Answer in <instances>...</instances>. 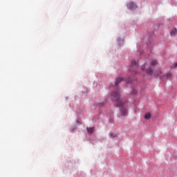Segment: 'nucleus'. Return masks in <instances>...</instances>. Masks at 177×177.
Returning a JSON list of instances; mask_svg holds the SVG:
<instances>
[{"mask_svg": "<svg viewBox=\"0 0 177 177\" xmlns=\"http://www.w3.org/2000/svg\"><path fill=\"white\" fill-rule=\"evenodd\" d=\"M124 81V78L122 77H117L115 79V89L114 92H112L111 94V97L113 99V100L116 101V106L117 107H120V114L122 115V117H127L128 115V109H127V105H125V101H123L121 99V93H120V90H118V84L120 82Z\"/></svg>", "mask_w": 177, "mask_h": 177, "instance_id": "f257e3e1", "label": "nucleus"}, {"mask_svg": "<svg viewBox=\"0 0 177 177\" xmlns=\"http://www.w3.org/2000/svg\"><path fill=\"white\" fill-rule=\"evenodd\" d=\"M146 73L149 75H151V77H153H153H160V75H161V74H162V71L160 69L153 72V70L151 69V67L147 68Z\"/></svg>", "mask_w": 177, "mask_h": 177, "instance_id": "f03ea898", "label": "nucleus"}, {"mask_svg": "<svg viewBox=\"0 0 177 177\" xmlns=\"http://www.w3.org/2000/svg\"><path fill=\"white\" fill-rule=\"evenodd\" d=\"M138 68H139V64L136 61L133 60L129 66V71L133 73V74H137Z\"/></svg>", "mask_w": 177, "mask_h": 177, "instance_id": "7ed1b4c3", "label": "nucleus"}, {"mask_svg": "<svg viewBox=\"0 0 177 177\" xmlns=\"http://www.w3.org/2000/svg\"><path fill=\"white\" fill-rule=\"evenodd\" d=\"M127 8L130 10H133V9H136V8H138V6H136V4L135 3H133V1H130L127 4Z\"/></svg>", "mask_w": 177, "mask_h": 177, "instance_id": "20e7f679", "label": "nucleus"}, {"mask_svg": "<svg viewBox=\"0 0 177 177\" xmlns=\"http://www.w3.org/2000/svg\"><path fill=\"white\" fill-rule=\"evenodd\" d=\"M95 131V127H87V131L88 133H93V131Z\"/></svg>", "mask_w": 177, "mask_h": 177, "instance_id": "39448f33", "label": "nucleus"}, {"mask_svg": "<svg viewBox=\"0 0 177 177\" xmlns=\"http://www.w3.org/2000/svg\"><path fill=\"white\" fill-rule=\"evenodd\" d=\"M145 120H150V118H151V114H150V113L145 114Z\"/></svg>", "mask_w": 177, "mask_h": 177, "instance_id": "423d86ee", "label": "nucleus"}, {"mask_svg": "<svg viewBox=\"0 0 177 177\" xmlns=\"http://www.w3.org/2000/svg\"><path fill=\"white\" fill-rule=\"evenodd\" d=\"M170 34H171V36L176 35V34H177L176 28H174V30H171Z\"/></svg>", "mask_w": 177, "mask_h": 177, "instance_id": "0eeeda50", "label": "nucleus"}, {"mask_svg": "<svg viewBox=\"0 0 177 177\" xmlns=\"http://www.w3.org/2000/svg\"><path fill=\"white\" fill-rule=\"evenodd\" d=\"M157 64H158V62L156 60H153L151 62V66H157Z\"/></svg>", "mask_w": 177, "mask_h": 177, "instance_id": "6e6552de", "label": "nucleus"}, {"mask_svg": "<svg viewBox=\"0 0 177 177\" xmlns=\"http://www.w3.org/2000/svg\"><path fill=\"white\" fill-rule=\"evenodd\" d=\"M171 77H172V73H167L166 74V78L168 80L169 78H171Z\"/></svg>", "mask_w": 177, "mask_h": 177, "instance_id": "1a4fd4ad", "label": "nucleus"}, {"mask_svg": "<svg viewBox=\"0 0 177 177\" xmlns=\"http://www.w3.org/2000/svg\"><path fill=\"white\" fill-rule=\"evenodd\" d=\"M177 67V63L174 64V66H171L170 68H176Z\"/></svg>", "mask_w": 177, "mask_h": 177, "instance_id": "9d476101", "label": "nucleus"}, {"mask_svg": "<svg viewBox=\"0 0 177 177\" xmlns=\"http://www.w3.org/2000/svg\"><path fill=\"white\" fill-rule=\"evenodd\" d=\"M131 93H132L133 95H135L136 93H138V91H136V90H133V91H131Z\"/></svg>", "mask_w": 177, "mask_h": 177, "instance_id": "9b49d317", "label": "nucleus"}, {"mask_svg": "<svg viewBox=\"0 0 177 177\" xmlns=\"http://www.w3.org/2000/svg\"><path fill=\"white\" fill-rule=\"evenodd\" d=\"M115 136H117L116 134H115V133H111V138H115Z\"/></svg>", "mask_w": 177, "mask_h": 177, "instance_id": "f8f14e48", "label": "nucleus"}, {"mask_svg": "<svg viewBox=\"0 0 177 177\" xmlns=\"http://www.w3.org/2000/svg\"><path fill=\"white\" fill-rule=\"evenodd\" d=\"M146 68V64H145L142 68H141V70L142 71H145V69Z\"/></svg>", "mask_w": 177, "mask_h": 177, "instance_id": "ddd939ff", "label": "nucleus"}, {"mask_svg": "<svg viewBox=\"0 0 177 177\" xmlns=\"http://www.w3.org/2000/svg\"><path fill=\"white\" fill-rule=\"evenodd\" d=\"M127 82L128 84H129L130 82H132V81H131V80H127Z\"/></svg>", "mask_w": 177, "mask_h": 177, "instance_id": "4468645a", "label": "nucleus"}, {"mask_svg": "<svg viewBox=\"0 0 177 177\" xmlns=\"http://www.w3.org/2000/svg\"><path fill=\"white\" fill-rule=\"evenodd\" d=\"M160 80H164V77H160Z\"/></svg>", "mask_w": 177, "mask_h": 177, "instance_id": "2eb2a0df", "label": "nucleus"}]
</instances>
